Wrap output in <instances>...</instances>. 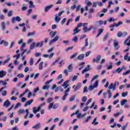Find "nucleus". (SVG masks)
Segmentation results:
<instances>
[{
  "label": "nucleus",
  "mask_w": 130,
  "mask_h": 130,
  "mask_svg": "<svg viewBox=\"0 0 130 130\" xmlns=\"http://www.w3.org/2000/svg\"><path fill=\"white\" fill-rule=\"evenodd\" d=\"M83 28V30L84 32V33H86L87 32H89V31H91L92 29H93V26H90L89 28L87 27V26H88V23H84L82 25Z\"/></svg>",
  "instance_id": "nucleus-1"
},
{
  "label": "nucleus",
  "mask_w": 130,
  "mask_h": 130,
  "mask_svg": "<svg viewBox=\"0 0 130 130\" xmlns=\"http://www.w3.org/2000/svg\"><path fill=\"white\" fill-rule=\"evenodd\" d=\"M122 22L121 21H119L118 23H113L110 25V31H113L114 30V27H118L120 25H122Z\"/></svg>",
  "instance_id": "nucleus-2"
},
{
  "label": "nucleus",
  "mask_w": 130,
  "mask_h": 130,
  "mask_svg": "<svg viewBox=\"0 0 130 130\" xmlns=\"http://www.w3.org/2000/svg\"><path fill=\"white\" fill-rule=\"evenodd\" d=\"M64 12V11L63 10L62 11L59 12L58 14H56L55 15V22H56L57 23H59V21H60V18L58 17H60V16L62 15V13H63Z\"/></svg>",
  "instance_id": "nucleus-3"
},
{
  "label": "nucleus",
  "mask_w": 130,
  "mask_h": 130,
  "mask_svg": "<svg viewBox=\"0 0 130 130\" xmlns=\"http://www.w3.org/2000/svg\"><path fill=\"white\" fill-rule=\"evenodd\" d=\"M99 81L96 80L95 83H94L93 85H90L88 87L89 90L90 91H92V90H94V88H97V87H98V83H99Z\"/></svg>",
  "instance_id": "nucleus-4"
},
{
  "label": "nucleus",
  "mask_w": 130,
  "mask_h": 130,
  "mask_svg": "<svg viewBox=\"0 0 130 130\" xmlns=\"http://www.w3.org/2000/svg\"><path fill=\"white\" fill-rule=\"evenodd\" d=\"M115 50H118L119 48H120V46L118 43V42L116 41V40H114V44H113Z\"/></svg>",
  "instance_id": "nucleus-5"
},
{
  "label": "nucleus",
  "mask_w": 130,
  "mask_h": 130,
  "mask_svg": "<svg viewBox=\"0 0 130 130\" xmlns=\"http://www.w3.org/2000/svg\"><path fill=\"white\" fill-rule=\"evenodd\" d=\"M21 20L22 19H21V18H20L19 16H16V17H12L11 22L14 24V23H15L16 21L17 22H21Z\"/></svg>",
  "instance_id": "nucleus-6"
},
{
  "label": "nucleus",
  "mask_w": 130,
  "mask_h": 130,
  "mask_svg": "<svg viewBox=\"0 0 130 130\" xmlns=\"http://www.w3.org/2000/svg\"><path fill=\"white\" fill-rule=\"evenodd\" d=\"M126 35H127V32L126 31H125L123 33L121 31H118L117 33V36L119 38H120L122 36L123 37H125V36H126Z\"/></svg>",
  "instance_id": "nucleus-7"
},
{
  "label": "nucleus",
  "mask_w": 130,
  "mask_h": 130,
  "mask_svg": "<svg viewBox=\"0 0 130 130\" xmlns=\"http://www.w3.org/2000/svg\"><path fill=\"white\" fill-rule=\"evenodd\" d=\"M69 92H70V88H68L67 89L64 91V95L62 98V100H63V101H64V100H66L67 96L69 95Z\"/></svg>",
  "instance_id": "nucleus-8"
},
{
  "label": "nucleus",
  "mask_w": 130,
  "mask_h": 130,
  "mask_svg": "<svg viewBox=\"0 0 130 130\" xmlns=\"http://www.w3.org/2000/svg\"><path fill=\"white\" fill-rule=\"evenodd\" d=\"M101 59V55H98L96 56V58H93L92 60V62H96V63H98L100 60Z\"/></svg>",
  "instance_id": "nucleus-9"
},
{
  "label": "nucleus",
  "mask_w": 130,
  "mask_h": 130,
  "mask_svg": "<svg viewBox=\"0 0 130 130\" xmlns=\"http://www.w3.org/2000/svg\"><path fill=\"white\" fill-rule=\"evenodd\" d=\"M81 83H78V84L76 85H74L73 86V89H74V91L75 92L78 91V90H79V89H80V88H81Z\"/></svg>",
  "instance_id": "nucleus-10"
},
{
  "label": "nucleus",
  "mask_w": 130,
  "mask_h": 130,
  "mask_svg": "<svg viewBox=\"0 0 130 130\" xmlns=\"http://www.w3.org/2000/svg\"><path fill=\"white\" fill-rule=\"evenodd\" d=\"M59 38V37H58V36H56L53 40H50L49 42V45H51V44H52V43H53L54 42H56V41H57V40H58Z\"/></svg>",
  "instance_id": "nucleus-11"
},
{
  "label": "nucleus",
  "mask_w": 130,
  "mask_h": 130,
  "mask_svg": "<svg viewBox=\"0 0 130 130\" xmlns=\"http://www.w3.org/2000/svg\"><path fill=\"white\" fill-rule=\"evenodd\" d=\"M116 87V83H114V84L113 83H111L109 86L108 89H109L110 90L112 89L113 91H114V90H115Z\"/></svg>",
  "instance_id": "nucleus-12"
},
{
  "label": "nucleus",
  "mask_w": 130,
  "mask_h": 130,
  "mask_svg": "<svg viewBox=\"0 0 130 130\" xmlns=\"http://www.w3.org/2000/svg\"><path fill=\"white\" fill-rule=\"evenodd\" d=\"M41 123H38V124L33 126L32 127V128H33L34 129H40V128L41 127Z\"/></svg>",
  "instance_id": "nucleus-13"
},
{
  "label": "nucleus",
  "mask_w": 130,
  "mask_h": 130,
  "mask_svg": "<svg viewBox=\"0 0 130 130\" xmlns=\"http://www.w3.org/2000/svg\"><path fill=\"white\" fill-rule=\"evenodd\" d=\"M69 83H70V80L66 81L62 85V87H63L64 89H67L69 87Z\"/></svg>",
  "instance_id": "nucleus-14"
},
{
  "label": "nucleus",
  "mask_w": 130,
  "mask_h": 130,
  "mask_svg": "<svg viewBox=\"0 0 130 130\" xmlns=\"http://www.w3.org/2000/svg\"><path fill=\"white\" fill-rule=\"evenodd\" d=\"M53 5H50L49 6H47L46 7H45V13H47V12H48L51 9V8H53Z\"/></svg>",
  "instance_id": "nucleus-15"
},
{
  "label": "nucleus",
  "mask_w": 130,
  "mask_h": 130,
  "mask_svg": "<svg viewBox=\"0 0 130 130\" xmlns=\"http://www.w3.org/2000/svg\"><path fill=\"white\" fill-rule=\"evenodd\" d=\"M84 58H85V54H81L78 56L77 59H78V60H83V59H84Z\"/></svg>",
  "instance_id": "nucleus-16"
},
{
  "label": "nucleus",
  "mask_w": 130,
  "mask_h": 130,
  "mask_svg": "<svg viewBox=\"0 0 130 130\" xmlns=\"http://www.w3.org/2000/svg\"><path fill=\"white\" fill-rule=\"evenodd\" d=\"M90 67H91V66L87 65V66L86 67H85V69L82 71V74H83L85 73H86V72H88V71H89L90 70Z\"/></svg>",
  "instance_id": "nucleus-17"
},
{
  "label": "nucleus",
  "mask_w": 130,
  "mask_h": 130,
  "mask_svg": "<svg viewBox=\"0 0 130 130\" xmlns=\"http://www.w3.org/2000/svg\"><path fill=\"white\" fill-rule=\"evenodd\" d=\"M11 105V103L9 101V100H7L5 101L3 104V106L6 107V108L9 107Z\"/></svg>",
  "instance_id": "nucleus-18"
},
{
  "label": "nucleus",
  "mask_w": 130,
  "mask_h": 130,
  "mask_svg": "<svg viewBox=\"0 0 130 130\" xmlns=\"http://www.w3.org/2000/svg\"><path fill=\"white\" fill-rule=\"evenodd\" d=\"M34 101V100L31 99L27 102H26L24 105V106H25V107H27V105H31V104H32V102Z\"/></svg>",
  "instance_id": "nucleus-19"
},
{
  "label": "nucleus",
  "mask_w": 130,
  "mask_h": 130,
  "mask_svg": "<svg viewBox=\"0 0 130 130\" xmlns=\"http://www.w3.org/2000/svg\"><path fill=\"white\" fill-rule=\"evenodd\" d=\"M7 75V72L4 70L0 71V78H4Z\"/></svg>",
  "instance_id": "nucleus-20"
},
{
  "label": "nucleus",
  "mask_w": 130,
  "mask_h": 130,
  "mask_svg": "<svg viewBox=\"0 0 130 130\" xmlns=\"http://www.w3.org/2000/svg\"><path fill=\"white\" fill-rule=\"evenodd\" d=\"M56 31H51L49 33V36H50L51 38H53V37L56 35Z\"/></svg>",
  "instance_id": "nucleus-21"
},
{
  "label": "nucleus",
  "mask_w": 130,
  "mask_h": 130,
  "mask_svg": "<svg viewBox=\"0 0 130 130\" xmlns=\"http://www.w3.org/2000/svg\"><path fill=\"white\" fill-rule=\"evenodd\" d=\"M38 46L40 48L42 47L43 46V41H41L36 45V47H38Z\"/></svg>",
  "instance_id": "nucleus-22"
},
{
  "label": "nucleus",
  "mask_w": 130,
  "mask_h": 130,
  "mask_svg": "<svg viewBox=\"0 0 130 130\" xmlns=\"http://www.w3.org/2000/svg\"><path fill=\"white\" fill-rule=\"evenodd\" d=\"M7 59L5 60L2 63L4 66L7 63V62H9V61L11 59V58H10V55H7Z\"/></svg>",
  "instance_id": "nucleus-23"
},
{
  "label": "nucleus",
  "mask_w": 130,
  "mask_h": 130,
  "mask_svg": "<svg viewBox=\"0 0 130 130\" xmlns=\"http://www.w3.org/2000/svg\"><path fill=\"white\" fill-rule=\"evenodd\" d=\"M68 70L69 73L73 72V64L71 63L69 64V66L68 67Z\"/></svg>",
  "instance_id": "nucleus-24"
},
{
  "label": "nucleus",
  "mask_w": 130,
  "mask_h": 130,
  "mask_svg": "<svg viewBox=\"0 0 130 130\" xmlns=\"http://www.w3.org/2000/svg\"><path fill=\"white\" fill-rule=\"evenodd\" d=\"M80 29H79V28L78 27H76L74 30H73V32L74 34L73 35H75V34H77V33H79V32H80Z\"/></svg>",
  "instance_id": "nucleus-25"
},
{
  "label": "nucleus",
  "mask_w": 130,
  "mask_h": 130,
  "mask_svg": "<svg viewBox=\"0 0 130 130\" xmlns=\"http://www.w3.org/2000/svg\"><path fill=\"white\" fill-rule=\"evenodd\" d=\"M1 26L2 27V30H3L4 31L6 30V23L5 22V21H3L2 22Z\"/></svg>",
  "instance_id": "nucleus-26"
},
{
  "label": "nucleus",
  "mask_w": 130,
  "mask_h": 130,
  "mask_svg": "<svg viewBox=\"0 0 130 130\" xmlns=\"http://www.w3.org/2000/svg\"><path fill=\"white\" fill-rule=\"evenodd\" d=\"M104 31V29H99L98 32V34L96 36V37H99V36H100V35L103 33Z\"/></svg>",
  "instance_id": "nucleus-27"
},
{
  "label": "nucleus",
  "mask_w": 130,
  "mask_h": 130,
  "mask_svg": "<svg viewBox=\"0 0 130 130\" xmlns=\"http://www.w3.org/2000/svg\"><path fill=\"white\" fill-rule=\"evenodd\" d=\"M29 9H31V8H34L35 7V5L33 4V2L32 1L29 2Z\"/></svg>",
  "instance_id": "nucleus-28"
},
{
  "label": "nucleus",
  "mask_w": 130,
  "mask_h": 130,
  "mask_svg": "<svg viewBox=\"0 0 130 130\" xmlns=\"http://www.w3.org/2000/svg\"><path fill=\"white\" fill-rule=\"evenodd\" d=\"M99 78V76L96 75H95L92 79V80H91V83L93 82L94 81V80H96V79H98Z\"/></svg>",
  "instance_id": "nucleus-29"
},
{
  "label": "nucleus",
  "mask_w": 130,
  "mask_h": 130,
  "mask_svg": "<svg viewBox=\"0 0 130 130\" xmlns=\"http://www.w3.org/2000/svg\"><path fill=\"white\" fill-rule=\"evenodd\" d=\"M125 103H127V100H123L121 102V106H123Z\"/></svg>",
  "instance_id": "nucleus-30"
},
{
  "label": "nucleus",
  "mask_w": 130,
  "mask_h": 130,
  "mask_svg": "<svg viewBox=\"0 0 130 130\" xmlns=\"http://www.w3.org/2000/svg\"><path fill=\"white\" fill-rule=\"evenodd\" d=\"M64 64V61L63 60H61L59 62V67L60 68H61V67H62V65Z\"/></svg>",
  "instance_id": "nucleus-31"
},
{
  "label": "nucleus",
  "mask_w": 130,
  "mask_h": 130,
  "mask_svg": "<svg viewBox=\"0 0 130 130\" xmlns=\"http://www.w3.org/2000/svg\"><path fill=\"white\" fill-rule=\"evenodd\" d=\"M35 42H33L32 44L30 45V49H31V50L34 49V47H35Z\"/></svg>",
  "instance_id": "nucleus-32"
},
{
  "label": "nucleus",
  "mask_w": 130,
  "mask_h": 130,
  "mask_svg": "<svg viewBox=\"0 0 130 130\" xmlns=\"http://www.w3.org/2000/svg\"><path fill=\"white\" fill-rule=\"evenodd\" d=\"M107 93L109 95L108 98H109V99H110V98H111V96H112V94L111 93V90H107Z\"/></svg>",
  "instance_id": "nucleus-33"
},
{
  "label": "nucleus",
  "mask_w": 130,
  "mask_h": 130,
  "mask_svg": "<svg viewBox=\"0 0 130 130\" xmlns=\"http://www.w3.org/2000/svg\"><path fill=\"white\" fill-rule=\"evenodd\" d=\"M109 36V34H107L104 37L103 41H106L107 40V39L108 38V37Z\"/></svg>",
  "instance_id": "nucleus-34"
},
{
  "label": "nucleus",
  "mask_w": 130,
  "mask_h": 130,
  "mask_svg": "<svg viewBox=\"0 0 130 130\" xmlns=\"http://www.w3.org/2000/svg\"><path fill=\"white\" fill-rule=\"evenodd\" d=\"M39 70H41L42 69H43V62H41L39 64Z\"/></svg>",
  "instance_id": "nucleus-35"
},
{
  "label": "nucleus",
  "mask_w": 130,
  "mask_h": 130,
  "mask_svg": "<svg viewBox=\"0 0 130 130\" xmlns=\"http://www.w3.org/2000/svg\"><path fill=\"white\" fill-rule=\"evenodd\" d=\"M14 58H15V57H16V60H18V59H19V58H20V54H17V55H15L13 56Z\"/></svg>",
  "instance_id": "nucleus-36"
},
{
  "label": "nucleus",
  "mask_w": 130,
  "mask_h": 130,
  "mask_svg": "<svg viewBox=\"0 0 130 130\" xmlns=\"http://www.w3.org/2000/svg\"><path fill=\"white\" fill-rule=\"evenodd\" d=\"M27 92H29V90L28 89H26L25 92L20 95V97H23V95H25V94H26V93H27Z\"/></svg>",
  "instance_id": "nucleus-37"
},
{
  "label": "nucleus",
  "mask_w": 130,
  "mask_h": 130,
  "mask_svg": "<svg viewBox=\"0 0 130 130\" xmlns=\"http://www.w3.org/2000/svg\"><path fill=\"white\" fill-rule=\"evenodd\" d=\"M33 35H35V31H33L32 32H28L27 34L28 37L30 36H33Z\"/></svg>",
  "instance_id": "nucleus-38"
},
{
  "label": "nucleus",
  "mask_w": 130,
  "mask_h": 130,
  "mask_svg": "<svg viewBox=\"0 0 130 130\" xmlns=\"http://www.w3.org/2000/svg\"><path fill=\"white\" fill-rule=\"evenodd\" d=\"M12 16H13V11L10 10L8 13V17H12Z\"/></svg>",
  "instance_id": "nucleus-39"
},
{
  "label": "nucleus",
  "mask_w": 130,
  "mask_h": 130,
  "mask_svg": "<svg viewBox=\"0 0 130 130\" xmlns=\"http://www.w3.org/2000/svg\"><path fill=\"white\" fill-rule=\"evenodd\" d=\"M53 104H54L53 102L50 103L49 107L48 108V109H51V108H52L53 107Z\"/></svg>",
  "instance_id": "nucleus-40"
},
{
  "label": "nucleus",
  "mask_w": 130,
  "mask_h": 130,
  "mask_svg": "<svg viewBox=\"0 0 130 130\" xmlns=\"http://www.w3.org/2000/svg\"><path fill=\"white\" fill-rule=\"evenodd\" d=\"M86 101H87V96H83L82 99V102H83L84 103V102H86Z\"/></svg>",
  "instance_id": "nucleus-41"
},
{
  "label": "nucleus",
  "mask_w": 130,
  "mask_h": 130,
  "mask_svg": "<svg viewBox=\"0 0 130 130\" xmlns=\"http://www.w3.org/2000/svg\"><path fill=\"white\" fill-rule=\"evenodd\" d=\"M18 113H19V114H23V113H25V110L20 109L18 111Z\"/></svg>",
  "instance_id": "nucleus-42"
},
{
  "label": "nucleus",
  "mask_w": 130,
  "mask_h": 130,
  "mask_svg": "<svg viewBox=\"0 0 130 130\" xmlns=\"http://www.w3.org/2000/svg\"><path fill=\"white\" fill-rule=\"evenodd\" d=\"M122 71V69H120V68H119L115 71V73H118V74H119V73H120V72H121Z\"/></svg>",
  "instance_id": "nucleus-43"
},
{
  "label": "nucleus",
  "mask_w": 130,
  "mask_h": 130,
  "mask_svg": "<svg viewBox=\"0 0 130 130\" xmlns=\"http://www.w3.org/2000/svg\"><path fill=\"white\" fill-rule=\"evenodd\" d=\"M34 63V60H33V58H31L29 61L30 66H33Z\"/></svg>",
  "instance_id": "nucleus-44"
},
{
  "label": "nucleus",
  "mask_w": 130,
  "mask_h": 130,
  "mask_svg": "<svg viewBox=\"0 0 130 130\" xmlns=\"http://www.w3.org/2000/svg\"><path fill=\"white\" fill-rule=\"evenodd\" d=\"M126 96H127V91L122 93V94H121L122 97H126Z\"/></svg>",
  "instance_id": "nucleus-45"
},
{
  "label": "nucleus",
  "mask_w": 130,
  "mask_h": 130,
  "mask_svg": "<svg viewBox=\"0 0 130 130\" xmlns=\"http://www.w3.org/2000/svg\"><path fill=\"white\" fill-rule=\"evenodd\" d=\"M52 100L53 99L52 98H49L47 100V103H50V102H52Z\"/></svg>",
  "instance_id": "nucleus-46"
},
{
  "label": "nucleus",
  "mask_w": 130,
  "mask_h": 130,
  "mask_svg": "<svg viewBox=\"0 0 130 130\" xmlns=\"http://www.w3.org/2000/svg\"><path fill=\"white\" fill-rule=\"evenodd\" d=\"M54 50V47H53L51 48L50 49L48 50L47 52L48 53H50V52H52V51Z\"/></svg>",
  "instance_id": "nucleus-47"
},
{
  "label": "nucleus",
  "mask_w": 130,
  "mask_h": 130,
  "mask_svg": "<svg viewBox=\"0 0 130 130\" xmlns=\"http://www.w3.org/2000/svg\"><path fill=\"white\" fill-rule=\"evenodd\" d=\"M2 96H7V90H4L2 92Z\"/></svg>",
  "instance_id": "nucleus-48"
},
{
  "label": "nucleus",
  "mask_w": 130,
  "mask_h": 130,
  "mask_svg": "<svg viewBox=\"0 0 130 130\" xmlns=\"http://www.w3.org/2000/svg\"><path fill=\"white\" fill-rule=\"evenodd\" d=\"M77 79H78V76L75 75L72 78L73 82H75V81H76Z\"/></svg>",
  "instance_id": "nucleus-49"
},
{
  "label": "nucleus",
  "mask_w": 130,
  "mask_h": 130,
  "mask_svg": "<svg viewBox=\"0 0 130 130\" xmlns=\"http://www.w3.org/2000/svg\"><path fill=\"white\" fill-rule=\"evenodd\" d=\"M48 89H49V86H48V85H44L43 87V90H48Z\"/></svg>",
  "instance_id": "nucleus-50"
},
{
  "label": "nucleus",
  "mask_w": 130,
  "mask_h": 130,
  "mask_svg": "<svg viewBox=\"0 0 130 130\" xmlns=\"http://www.w3.org/2000/svg\"><path fill=\"white\" fill-rule=\"evenodd\" d=\"M59 59H60V57H59L53 63V66H54V64H55V63H56V62H57V61H58Z\"/></svg>",
  "instance_id": "nucleus-51"
},
{
  "label": "nucleus",
  "mask_w": 130,
  "mask_h": 130,
  "mask_svg": "<svg viewBox=\"0 0 130 130\" xmlns=\"http://www.w3.org/2000/svg\"><path fill=\"white\" fill-rule=\"evenodd\" d=\"M128 57V53H126V55L124 56V60H127Z\"/></svg>",
  "instance_id": "nucleus-52"
},
{
  "label": "nucleus",
  "mask_w": 130,
  "mask_h": 130,
  "mask_svg": "<svg viewBox=\"0 0 130 130\" xmlns=\"http://www.w3.org/2000/svg\"><path fill=\"white\" fill-rule=\"evenodd\" d=\"M75 97L76 96H75V95L72 96V97L70 98L69 101L70 102L74 101V100H75Z\"/></svg>",
  "instance_id": "nucleus-53"
},
{
  "label": "nucleus",
  "mask_w": 130,
  "mask_h": 130,
  "mask_svg": "<svg viewBox=\"0 0 130 130\" xmlns=\"http://www.w3.org/2000/svg\"><path fill=\"white\" fill-rule=\"evenodd\" d=\"M88 39H86L85 41V47H87L88 46Z\"/></svg>",
  "instance_id": "nucleus-54"
},
{
  "label": "nucleus",
  "mask_w": 130,
  "mask_h": 130,
  "mask_svg": "<svg viewBox=\"0 0 130 130\" xmlns=\"http://www.w3.org/2000/svg\"><path fill=\"white\" fill-rule=\"evenodd\" d=\"M59 89H61V86H59L58 87H56L55 88V92L56 93V92H57Z\"/></svg>",
  "instance_id": "nucleus-55"
},
{
  "label": "nucleus",
  "mask_w": 130,
  "mask_h": 130,
  "mask_svg": "<svg viewBox=\"0 0 130 130\" xmlns=\"http://www.w3.org/2000/svg\"><path fill=\"white\" fill-rule=\"evenodd\" d=\"M77 53H75L73 55H72L71 56H70V59H73V58H74V57H76V56H77Z\"/></svg>",
  "instance_id": "nucleus-56"
},
{
  "label": "nucleus",
  "mask_w": 130,
  "mask_h": 130,
  "mask_svg": "<svg viewBox=\"0 0 130 130\" xmlns=\"http://www.w3.org/2000/svg\"><path fill=\"white\" fill-rule=\"evenodd\" d=\"M111 5H113V3L112 2V1H109L108 8H110V7H111Z\"/></svg>",
  "instance_id": "nucleus-57"
},
{
  "label": "nucleus",
  "mask_w": 130,
  "mask_h": 130,
  "mask_svg": "<svg viewBox=\"0 0 130 130\" xmlns=\"http://www.w3.org/2000/svg\"><path fill=\"white\" fill-rule=\"evenodd\" d=\"M74 48V47H69L66 49V51H69V50H72Z\"/></svg>",
  "instance_id": "nucleus-58"
},
{
  "label": "nucleus",
  "mask_w": 130,
  "mask_h": 130,
  "mask_svg": "<svg viewBox=\"0 0 130 130\" xmlns=\"http://www.w3.org/2000/svg\"><path fill=\"white\" fill-rule=\"evenodd\" d=\"M64 74H65L66 76H67L69 75V72L68 71V70L65 69L63 71Z\"/></svg>",
  "instance_id": "nucleus-59"
},
{
  "label": "nucleus",
  "mask_w": 130,
  "mask_h": 130,
  "mask_svg": "<svg viewBox=\"0 0 130 130\" xmlns=\"http://www.w3.org/2000/svg\"><path fill=\"white\" fill-rule=\"evenodd\" d=\"M73 41H74V42H77L78 41V37L77 36H75L73 39Z\"/></svg>",
  "instance_id": "nucleus-60"
},
{
  "label": "nucleus",
  "mask_w": 130,
  "mask_h": 130,
  "mask_svg": "<svg viewBox=\"0 0 130 130\" xmlns=\"http://www.w3.org/2000/svg\"><path fill=\"white\" fill-rule=\"evenodd\" d=\"M80 20V15L78 16L76 18H75V22H78V21Z\"/></svg>",
  "instance_id": "nucleus-61"
},
{
  "label": "nucleus",
  "mask_w": 130,
  "mask_h": 130,
  "mask_svg": "<svg viewBox=\"0 0 130 130\" xmlns=\"http://www.w3.org/2000/svg\"><path fill=\"white\" fill-rule=\"evenodd\" d=\"M120 114V113H115L114 114V117H117L118 116H119V115Z\"/></svg>",
  "instance_id": "nucleus-62"
},
{
  "label": "nucleus",
  "mask_w": 130,
  "mask_h": 130,
  "mask_svg": "<svg viewBox=\"0 0 130 130\" xmlns=\"http://www.w3.org/2000/svg\"><path fill=\"white\" fill-rule=\"evenodd\" d=\"M76 8H77V6L73 5V6H71V9L72 11H74V10H75V9H76Z\"/></svg>",
  "instance_id": "nucleus-63"
},
{
  "label": "nucleus",
  "mask_w": 130,
  "mask_h": 130,
  "mask_svg": "<svg viewBox=\"0 0 130 130\" xmlns=\"http://www.w3.org/2000/svg\"><path fill=\"white\" fill-rule=\"evenodd\" d=\"M129 73H130V70H128L125 72H123V75H127V74H129Z\"/></svg>",
  "instance_id": "nucleus-64"
}]
</instances>
